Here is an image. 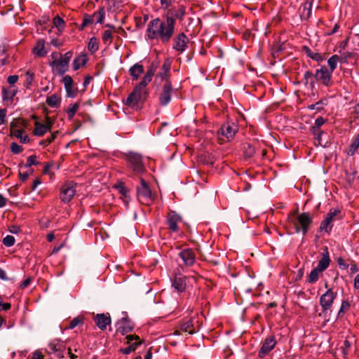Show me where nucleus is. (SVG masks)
Masks as SVG:
<instances>
[{"label": "nucleus", "instance_id": "nucleus-19", "mask_svg": "<svg viewBox=\"0 0 359 359\" xmlns=\"http://www.w3.org/2000/svg\"><path fill=\"white\" fill-rule=\"evenodd\" d=\"M135 327V324L128 318H122L117 323V332L124 335L131 331Z\"/></svg>", "mask_w": 359, "mask_h": 359}, {"label": "nucleus", "instance_id": "nucleus-56", "mask_svg": "<svg viewBox=\"0 0 359 359\" xmlns=\"http://www.w3.org/2000/svg\"><path fill=\"white\" fill-rule=\"evenodd\" d=\"M34 172V170L32 168H29L26 172H19V177L22 182L26 181L28 177L32 175Z\"/></svg>", "mask_w": 359, "mask_h": 359}, {"label": "nucleus", "instance_id": "nucleus-1", "mask_svg": "<svg viewBox=\"0 0 359 359\" xmlns=\"http://www.w3.org/2000/svg\"><path fill=\"white\" fill-rule=\"evenodd\" d=\"M185 14L186 8L179 5L168 9L161 18L152 19L147 27V39L168 44L175 34L177 21H183Z\"/></svg>", "mask_w": 359, "mask_h": 359}, {"label": "nucleus", "instance_id": "nucleus-39", "mask_svg": "<svg viewBox=\"0 0 359 359\" xmlns=\"http://www.w3.org/2000/svg\"><path fill=\"white\" fill-rule=\"evenodd\" d=\"M338 62H339V56L338 55H332L327 60V65L329 66L328 70L333 73Z\"/></svg>", "mask_w": 359, "mask_h": 359}, {"label": "nucleus", "instance_id": "nucleus-12", "mask_svg": "<svg viewBox=\"0 0 359 359\" xmlns=\"http://www.w3.org/2000/svg\"><path fill=\"white\" fill-rule=\"evenodd\" d=\"M172 91L173 88L171 81L165 82L158 95V101L161 106L165 107L170 103Z\"/></svg>", "mask_w": 359, "mask_h": 359}, {"label": "nucleus", "instance_id": "nucleus-17", "mask_svg": "<svg viewBox=\"0 0 359 359\" xmlns=\"http://www.w3.org/2000/svg\"><path fill=\"white\" fill-rule=\"evenodd\" d=\"M18 90L15 86H11L8 88H2V98L3 101L7 106L13 103L14 97L16 95Z\"/></svg>", "mask_w": 359, "mask_h": 359}, {"label": "nucleus", "instance_id": "nucleus-27", "mask_svg": "<svg viewBox=\"0 0 359 359\" xmlns=\"http://www.w3.org/2000/svg\"><path fill=\"white\" fill-rule=\"evenodd\" d=\"M144 72V67L140 62L135 63L130 67L129 74L133 81H137L140 76Z\"/></svg>", "mask_w": 359, "mask_h": 359}, {"label": "nucleus", "instance_id": "nucleus-55", "mask_svg": "<svg viewBox=\"0 0 359 359\" xmlns=\"http://www.w3.org/2000/svg\"><path fill=\"white\" fill-rule=\"evenodd\" d=\"M3 244L6 247H11L15 244V238L13 236L7 235L3 239Z\"/></svg>", "mask_w": 359, "mask_h": 359}, {"label": "nucleus", "instance_id": "nucleus-3", "mask_svg": "<svg viewBox=\"0 0 359 359\" xmlns=\"http://www.w3.org/2000/svg\"><path fill=\"white\" fill-rule=\"evenodd\" d=\"M238 130L236 121L228 120L224 122L217 130V136L221 143L229 142L233 139Z\"/></svg>", "mask_w": 359, "mask_h": 359}, {"label": "nucleus", "instance_id": "nucleus-53", "mask_svg": "<svg viewBox=\"0 0 359 359\" xmlns=\"http://www.w3.org/2000/svg\"><path fill=\"white\" fill-rule=\"evenodd\" d=\"M37 157L35 155H32L29 156L27 159V162L25 165V168H30L32 165H37L40 163L37 161Z\"/></svg>", "mask_w": 359, "mask_h": 359}, {"label": "nucleus", "instance_id": "nucleus-5", "mask_svg": "<svg viewBox=\"0 0 359 359\" xmlns=\"http://www.w3.org/2000/svg\"><path fill=\"white\" fill-rule=\"evenodd\" d=\"M342 219L341 211L339 208H332L327 213L324 219L321 222L318 231H325L327 233H330L334 222L336 220Z\"/></svg>", "mask_w": 359, "mask_h": 359}, {"label": "nucleus", "instance_id": "nucleus-59", "mask_svg": "<svg viewBox=\"0 0 359 359\" xmlns=\"http://www.w3.org/2000/svg\"><path fill=\"white\" fill-rule=\"evenodd\" d=\"M22 146L18 144L16 142H12L11 144V151L15 154H18L22 151Z\"/></svg>", "mask_w": 359, "mask_h": 359}, {"label": "nucleus", "instance_id": "nucleus-48", "mask_svg": "<svg viewBox=\"0 0 359 359\" xmlns=\"http://www.w3.org/2000/svg\"><path fill=\"white\" fill-rule=\"evenodd\" d=\"M243 150L245 156L247 158H251L255 153V148L250 144L246 143L243 144Z\"/></svg>", "mask_w": 359, "mask_h": 359}, {"label": "nucleus", "instance_id": "nucleus-16", "mask_svg": "<svg viewBox=\"0 0 359 359\" xmlns=\"http://www.w3.org/2000/svg\"><path fill=\"white\" fill-rule=\"evenodd\" d=\"M277 341L273 335L267 337L262 342V346L258 352V356L263 358L268 355L276 346Z\"/></svg>", "mask_w": 359, "mask_h": 359}, {"label": "nucleus", "instance_id": "nucleus-52", "mask_svg": "<svg viewBox=\"0 0 359 359\" xmlns=\"http://www.w3.org/2000/svg\"><path fill=\"white\" fill-rule=\"evenodd\" d=\"M57 134H58V131H56V132L52 133L46 140L41 141L40 144L43 146L44 147L48 146L50 143H52L55 140Z\"/></svg>", "mask_w": 359, "mask_h": 359}, {"label": "nucleus", "instance_id": "nucleus-46", "mask_svg": "<svg viewBox=\"0 0 359 359\" xmlns=\"http://www.w3.org/2000/svg\"><path fill=\"white\" fill-rule=\"evenodd\" d=\"M325 123V119L322 117L319 116L318 117L314 123V126H311L310 128L311 132H316V131H322L320 130V127Z\"/></svg>", "mask_w": 359, "mask_h": 359}, {"label": "nucleus", "instance_id": "nucleus-50", "mask_svg": "<svg viewBox=\"0 0 359 359\" xmlns=\"http://www.w3.org/2000/svg\"><path fill=\"white\" fill-rule=\"evenodd\" d=\"M350 306V303L348 300H343L341 302L340 309L338 312L337 317L339 318L343 317L344 313L349 310Z\"/></svg>", "mask_w": 359, "mask_h": 359}, {"label": "nucleus", "instance_id": "nucleus-31", "mask_svg": "<svg viewBox=\"0 0 359 359\" xmlns=\"http://www.w3.org/2000/svg\"><path fill=\"white\" fill-rule=\"evenodd\" d=\"M359 149V133L355 135L351 141V143L348 146L346 154L348 156H353L356 154Z\"/></svg>", "mask_w": 359, "mask_h": 359}, {"label": "nucleus", "instance_id": "nucleus-23", "mask_svg": "<svg viewBox=\"0 0 359 359\" xmlns=\"http://www.w3.org/2000/svg\"><path fill=\"white\" fill-rule=\"evenodd\" d=\"M171 68V62L168 59H166L163 64L161 66V71L157 73L156 77L160 78L161 80L165 81V82L170 81V70Z\"/></svg>", "mask_w": 359, "mask_h": 359}, {"label": "nucleus", "instance_id": "nucleus-34", "mask_svg": "<svg viewBox=\"0 0 359 359\" xmlns=\"http://www.w3.org/2000/svg\"><path fill=\"white\" fill-rule=\"evenodd\" d=\"M302 50L306 53V55L311 58L312 60L316 62H321L324 60V57L319 53L313 52L308 46H304L302 47Z\"/></svg>", "mask_w": 359, "mask_h": 359}, {"label": "nucleus", "instance_id": "nucleus-47", "mask_svg": "<svg viewBox=\"0 0 359 359\" xmlns=\"http://www.w3.org/2000/svg\"><path fill=\"white\" fill-rule=\"evenodd\" d=\"M84 323V318L83 316H77L74 318L69 323L67 329H74L78 325H83Z\"/></svg>", "mask_w": 359, "mask_h": 359}, {"label": "nucleus", "instance_id": "nucleus-25", "mask_svg": "<svg viewBox=\"0 0 359 359\" xmlns=\"http://www.w3.org/2000/svg\"><path fill=\"white\" fill-rule=\"evenodd\" d=\"M49 65L51 67H55V71L59 75L65 74V73L67 72L69 69V65L67 63V62L62 60L61 57L58 61H52Z\"/></svg>", "mask_w": 359, "mask_h": 359}, {"label": "nucleus", "instance_id": "nucleus-42", "mask_svg": "<svg viewBox=\"0 0 359 359\" xmlns=\"http://www.w3.org/2000/svg\"><path fill=\"white\" fill-rule=\"evenodd\" d=\"M94 18H95V23L102 24L105 18L104 7H100L97 12H95Z\"/></svg>", "mask_w": 359, "mask_h": 359}, {"label": "nucleus", "instance_id": "nucleus-7", "mask_svg": "<svg viewBox=\"0 0 359 359\" xmlns=\"http://www.w3.org/2000/svg\"><path fill=\"white\" fill-rule=\"evenodd\" d=\"M313 222V217L309 212H302L299 214L297 219L293 221L294 225L295 232H302L303 236H305L309 229L311 224Z\"/></svg>", "mask_w": 359, "mask_h": 359}, {"label": "nucleus", "instance_id": "nucleus-63", "mask_svg": "<svg viewBox=\"0 0 359 359\" xmlns=\"http://www.w3.org/2000/svg\"><path fill=\"white\" fill-rule=\"evenodd\" d=\"M175 0H160L161 8L164 10L170 9L169 7Z\"/></svg>", "mask_w": 359, "mask_h": 359}, {"label": "nucleus", "instance_id": "nucleus-43", "mask_svg": "<svg viewBox=\"0 0 359 359\" xmlns=\"http://www.w3.org/2000/svg\"><path fill=\"white\" fill-rule=\"evenodd\" d=\"M322 273L323 271H318V269L315 267L309 275L308 282L311 284L316 283L319 278V275Z\"/></svg>", "mask_w": 359, "mask_h": 359}, {"label": "nucleus", "instance_id": "nucleus-44", "mask_svg": "<svg viewBox=\"0 0 359 359\" xmlns=\"http://www.w3.org/2000/svg\"><path fill=\"white\" fill-rule=\"evenodd\" d=\"M88 49L91 53H95L99 49L98 40L96 37L93 36L90 39Z\"/></svg>", "mask_w": 359, "mask_h": 359}, {"label": "nucleus", "instance_id": "nucleus-58", "mask_svg": "<svg viewBox=\"0 0 359 359\" xmlns=\"http://www.w3.org/2000/svg\"><path fill=\"white\" fill-rule=\"evenodd\" d=\"M25 76H26V87L29 88V86L32 85V83L34 81V74L33 72L28 71L26 72Z\"/></svg>", "mask_w": 359, "mask_h": 359}, {"label": "nucleus", "instance_id": "nucleus-51", "mask_svg": "<svg viewBox=\"0 0 359 359\" xmlns=\"http://www.w3.org/2000/svg\"><path fill=\"white\" fill-rule=\"evenodd\" d=\"M14 135L20 140L22 143H27L29 142V138L27 135H22L23 130L22 129H16L13 132Z\"/></svg>", "mask_w": 359, "mask_h": 359}, {"label": "nucleus", "instance_id": "nucleus-35", "mask_svg": "<svg viewBox=\"0 0 359 359\" xmlns=\"http://www.w3.org/2000/svg\"><path fill=\"white\" fill-rule=\"evenodd\" d=\"M88 59L86 55H81L76 57L72 63L73 69L74 71L78 70L81 67L85 66Z\"/></svg>", "mask_w": 359, "mask_h": 359}, {"label": "nucleus", "instance_id": "nucleus-32", "mask_svg": "<svg viewBox=\"0 0 359 359\" xmlns=\"http://www.w3.org/2000/svg\"><path fill=\"white\" fill-rule=\"evenodd\" d=\"M34 134L36 136L41 137L48 131H50V126L44 125L39 121L34 123Z\"/></svg>", "mask_w": 359, "mask_h": 359}, {"label": "nucleus", "instance_id": "nucleus-4", "mask_svg": "<svg viewBox=\"0 0 359 359\" xmlns=\"http://www.w3.org/2000/svg\"><path fill=\"white\" fill-rule=\"evenodd\" d=\"M137 197L138 201L144 205H150L155 199L149 184L142 177H140V184L137 187Z\"/></svg>", "mask_w": 359, "mask_h": 359}, {"label": "nucleus", "instance_id": "nucleus-24", "mask_svg": "<svg viewBox=\"0 0 359 359\" xmlns=\"http://www.w3.org/2000/svg\"><path fill=\"white\" fill-rule=\"evenodd\" d=\"M65 88L67 93V96L69 97H75L77 95V89L73 88V79L69 76L66 75L62 79Z\"/></svg>", "mask_w": 359, "mask_h": 359}, {"label": "nucleus", "instance_id": "nucleus-2", "mask_svg": "<svg viewBox=\"0 0 359 359\" xmlns=\"http://www.w3.org/2000/svg\"><path fill=\"white\" fill-rule=\"evenodd\" d=\"M124 156L128 168L135 174L142 175L147 172L141 154L134 151H128L124 154Z\"/></svg>", "mask_w": 359, "mask_h": 359}, {"label": "nucleus", "instance_id": "nucleus-41", "mask_svg": "<svg viewBox=\"0 0 359 359\" xmlns=\"http://www.w3.org/2000/svg\"><path fill=\"white\" fill-rule=\"evenodd\" d=\"M46 103L52 108L58 107L60 103V98L55 94L47 97Z\"/></svg>", "mask_w": 359, "mask_h": 359}, {"label": "nucleus", "instance_id": "nucleus-38", "mask_svg": "<svg viewBox=\"0 0 359 359\" xmlns=\"http://www.w3.org/2000/svg\"><path fill=\"white\" fill-rule=\"evenodd\" d=\"M152 77L153 76L145 74L142 81L137 86H135V87L142 90L144 93H147L146 87L151 81Z\"/></svg>", "mask_w": 359, "mask_h": 359}, {"label": "nucleus", "instance_id": "nucleus-45", "mask_svg": "<svg viewBox=\"0 0 359 359\" xmlns=\"http://www.w3.org/2000/svg\"><path fill=\"white\" fill-rule=\"evenodd\" d=\"M79 103H74V104H71L67 110V116H68V118L69 120H72L74 116H75L76 111H78L79 108Z\"/></svg>", "mask_w": 359, "mask_h": 359}, {"label": "nucleus", "instance_id": "nucleus-11", "mask_svg": "<svg viewBox=\"0 0 359 359\" xmlns=\"http://www.w3.org/2000/svg\"><path fill=\"white\" fill-rule=\"evenodd\" d=\"M201 323L197 316H194L188 320H184L181 325L180 330L182 332L193 334L199 330Z\"/></svg>", "mask_w": 359, "mask_h": 359}, {"label": "nucleus", "instance_id": "nucleus-8", "mask_svg": "<svg viewBox=\"0 0 359 359\" xmlns=\"http://www.w3.org/2000/svg\"><path fill=\"white\" fill-rule=\"evenodd\" d=\"M315 79L326 87H330L333 84L332 73L328 70L325 65L321 66L315 72Z\"/></svg>", "mask_w": 359, "mask_h": 359}, {"label": "nucleus", "instance_id": "nucleus-29", "mask_svg": "<svg viewBox=\"0 0 359 359\" xmlns=\"http://www.w3.org/2000/svg\"><path fill=\"white\" fill-rule=\"evenodd\" d=\"M33 53L38 57H43L46 55L47 51L45 50V41L43 39L38 40L36 46L33 48Z\"/></svg>", "mask_w": 359, "mask_h": 359}, {"label": "nucleus", "instance_id": "nucleus-6", "mask_svg": "<svg viewBox=\"0 0 359 359\" xmlns=\"http://www.w3.org/2000/svg\"><path fill=\"white\" fill-rule=\"evenodd\" d=\"M147 94L148 93H144L135 86L132 92L128 95L124 104L133 109H140L145 101Z\"/></svg>", "mask_w": 359, "mask_h": 359}, {"label": "nucleus", "instance_id": "nucleus-13", "mask_svg": "<svg viewBox=\"0 0 359 359\" xmlns=\"http://www.w3.org/2000/svg\"><path fill=\"white\" fill-rule=\"evenodd\" d=\"M337 295V292H334L332 288L328 289L323 294L321 295L319 302L323 312H325L332 308Z\"/></svg>", "mask_w": 359, "mask_h": 359}, {"label": "nucleus", "instance_id": "nucleus-30", "mask_svg": "<svg viewBox=\"0 0 359 359\" xmlns=\"http://www.w3.org/2000/svg\"><path fill=\"white\" fill-rule=\"evenodd\" d=\"M315 74L311 71L307 70L304 74V84L305 86H309L311 90L315 88Z\"/></svg>", "mask_w": 359, "mask_h": 359}, {"label": "nucleus", "instance_id": "nucleus-54", "mask_svg": "<svg viewBox=\"0 0 359 359\" xmlns=\"http://www.w3.org/2000/svg\"><path fill=\"white\" fill-rule=\"evenodd\" d=\"M53 24L58 29H62L65 27V21L59 15L55 16L53 18Z\"/></svg>", "mask_w": 359, "mask_h": 359}, {"label": "nucleus", "instance_id": "nucleus-28", "mask_svg": "<svg viewBox=\"0 0 359 359\" xmlns=\"http://www.w3.org/2000/svg\"><path fill=\"white\" fill-rule=\"evenodd\" d=\"M48 347L53 353H57L58 357H62V354L65 346L60 340L56 339L51 341L48 344Z\"/></svg>", "mask_w": 359, "mask_h": 359}, {"label": "nucleus", "instance_id": "nucleus-14", "mask_svg": "<svg viewBox=\"0 0 359 359\" xmlns=\"http://www.w3.org/2000/svg\"><path fill=\"white\" fill-rule=\"evenodd\" d=\"M182 220V217L175 211H170L166 218V224L168 229L172 233H177L180 231L178 224L180 223Z\"/></svg>", "mask_w": 359, "mask_h": 359}, {"label": "nucleus", "instance_id": "nucleus-20", "mask_svg": "<svg viewBox=\"0 0 359 359\" xmlns=\"http://www.w3.org/2000/svg\"><path fill=\"white\" fill-rule=\"evenodd\" d=\"M187 280L188 278L185 276L181 274L175 276L172 280V286L178 292H183L186 290Z\"/></svg>", "mask_w": 359, "mask_h": 359}, {"label": "nucleus", "instance_id": "nucleus-18", "mask_svg": "<svg viewBox=\"0 0 359 359\" xmlns=\"http://www.w3.org/2000/svg\"><path fill=\"white\" fill-rule=\"evenodd\" d=\"M179 257L182 259L184 265L187 266L194 265L196 262V255L191 248L182 250L179 253Z\"/></svg>", "mask_w": 359, "mask_h": 359}, {"label": "nucleus", "instance_id": "nucleus-15", "mask_svg": "<svg viewBox=\"0 0 359 359\" xmlns=\"http://www.w3.org/2000/svg\"><path fill=\"white\" fill-rule=\"evenodd\" d=\"M126 339H127V344L128 346L121 349V353L126 355L135 351L137 346H140L143 343V340L140 339V337L135 334L127 335Z\"/></svg>", "mask_w": 359, "mask_h": 359}, {"label": "nucleus", "instance_id": "nucleus-64", "mask_svg": "<svg viewBox=\"0 0 359 359\" xmlns=\"http://www.w3.org/2000/svg\"><path fill=\"white\" fill-rule=\"evenodd\" d=\"M351 347V343L348 340L346 339L344 343L343 346L341 347L342 350V353L344 355L348 354V349Z\"/></svg>", "mask_w": 359, "mask_h": 359}, {"label": "nucleus", "instance_id": "nucleus-57", "mask_svg": "<svg viewBox=\"0 0 359 359\" xmlns=\"http://www.w3.org/2000/svg\"><path fill=\"white\" fill-rule=\"evenodd\" d=\"M158 62H153L151 64V65L148 67V69L146 72V74L151 76H154L155 72L158 67Z\"/></svg>", "mask_w": 359, "mask_h": 359}, {"label": "nucleus", "instance_id": "nucleus-62", "mask_svg": "<svg viewBox=\"0 0 359 359\" xmlns=\"http://www.w3.org/2000/svg\"><path fill=\"white\" fill-rule=\"evenodd\" d=\"M112 38V33L110 30H104L102 34V40L104 43L107 42L108 41H111Z\"/></svg>", "mask_w": 359, "mask_h": 359}, {"label": "nucleus", "instance_id": "nucleus-36", "mask_svg": "<svg viewBox=\"0 0 359 359\" xmlns=\"http://www.w3.org/2000/svg\"><path fill=\"white\" fill-rule=\"evenodd\" d=\"M339 53L341 54L339 56V62L340 64H346L350 60L355 59L356 54L353 52H341L339 50Z\"/></svg>", "mask_w": 359, "mask_h": 359}, {"label": "nucleus", "instance_id": "nucleus-22", "mask_svg": "<svg viewBox=\"0 0 359 359\" xmlns=\"http://www.w3.org/2000/svg\"><path fill=\"white\" fill-rule=\"evenodd\" d=\"M313 0H306L300 6V18L302 20H308L312 12Z\"/></svg>", "mask_w": 359, "mask_h": 359}, {"label": "nucleus", "instance_id": "nucleus-60", "mask_svg": "<svg viewBox=\"0 0 359 359\" xmlns=\"http://www.w3.org/2000/svg\"><path fill=\"white\" fill-rule=\"evenodd\" d=\"M356 174V170H354L352 172H346V180L349 184H351L353 182Z\"/></svg>", "mask_w": 359, "mask_h": 359}, {"label": "nucleus", "instance_id": "nucleus-33", "mask_svg": "<svg viewBox=\"0 0 359 359\" xmlns=\"http://www.w3.org/2000/svg\"><path fill=\"white\" fill-rule=\"evenodd\" d=\"M107 10L108 12L114 13L122 7V1L120 0H107Z\"/></svg>", "mask_w": 359, "mask_h": 359}, {"label": "nucleus", "instance_id": "nucleus-26", "mask_svg": "<svg viewBox=\"0 0 359 359\" xmlns=\"http://www.w3.org/2000/svg\"><path fill=\"white\" fill-rule=\"evenodd\" d=\"M330 263V258L329 256L327 249L326 248L325 251L322 253V257L318 261L316 268L318 269V271H321L323 272L328 268Z\"/></svg>", "mask_w": 359, "mask_h": 359}, {"label": "nucleus", "instance_id": "nucleus-21", "mask_svg": "<svg viewBox=\"0 0 359 359\" xmlns=\"http://www.w3.org/2000/svg\"><path fill=\"white\" fill-rule=\"evenodd\" d=\"M95 325L101 330H105L107 326L111 323V317L109 313H98L94 317Z\"/></svg>", "mask_w": 359, "mask_h": 359}, {"label": "nucleus", "instance_id": "nucleus-37", "mask_svg": "<svg viewBox=\"0 0 359 359\" xmlns=\"http://www.w3.org/2000/svg\"><path fill=\"white\" fill-rule=\"evenodd\" d=\"M152 77L153 76L145 74L142 81L137 86H135V87L142 90L144 93H147L146 87L151 81Z\"/></svg>", "mask_w": 359, "mask_h": 359}, {"label": "nucleus", "instance_id": "nucleus-49", "mask_svg": "<svg viewBox=\"0 0 359 359\" xmlns=\"http://www.w3.org/2000/svg\"><path fill=\"white\" fill-rule=\"evenodd\" d=\"M311 133L313 135V136L315 137V142H314L315 146H316V147H318V146L325 147L326 146V144H323V140H322V135L324 134V132L323 130L311 132Z\"/></svg>", "mask_w": 359, "mask_h": 359}, {"label": "nucleus", "instance_id": "nucleus-10", "mask_svg": "<svg viewBox=\"0 0 359 359\" xmlns=\"http://www.w3.org/2000/svg\"><path fill=\"white\" fill-rule=\"evenodd\" d=\"M76 183L72 181L65 182L60 188V198L64 203H69L76 194Z\"/></svg>", "mask_w": 359, "mask_h": 359}, {"label": "nucleus", "instance_id": "nucleus-40", "mask_svg": "<svg viewBox=\"0 0 359 359\" xmlns=\"http://www.w3.org/2000/svg\"><path fill=\"white\" fill-rule=\"evenodd\" d=\"M327 104V100L326 98L321 99L320 101L312 104L308 107V109L311 110H316L320 111L323 109L324 107Z\"/></svg>", "mask_w": 359, "mask_h": 359}, {"label": "nucleus", "instance_id": "nucleus-61", "mask_svg": "<svg viewBox=\"0 0 359 359\" xmlns=\"http://www.w3.org/2000/svg\"><path fill=\"white\" fill-rule=\"evenodd\" d=\"M83 21H84V23L88 25H90V24H93L95 21V19H94V15H89V14H87L86 13L83 16Z\"/></svg>", "mask_w": 359, "mask_h": 359}, {"label": "nucleus", "instance_id": "nucleus-9", "mask_svg": "<svg viewBox=\"0 0 359 359\" xmlns=\"http://www.w3.org/2000/svg\"><path fill=\"white\" fill-rule=\"evenodd\" d=\"M172 48L179 54L184 52L189 43V39L184 32H180L176 36H173Z\"/></svg>", "mask_w": 359, "mask_h": 359}]
</instances>
